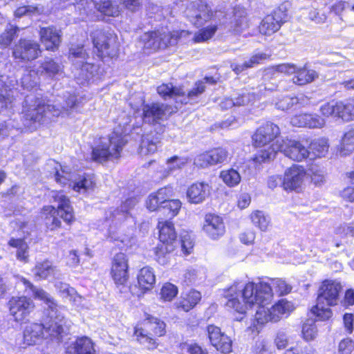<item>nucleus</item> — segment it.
I'll list each match as a JSON object with an SVG mask.
<instances>
[{"label": "nucleus", "mask_w": 354, "mask_h": 354, "mask_svg": "<svg viewBox=\"0 0 354 354\" xmlns=\"http://www.w3.org/2000/svg\"><path fill=\"white\" fill-rule=\"evenodd\" d=\"M21 281L26 288H29L35 298L44 301L46 305L44 308V315L46 317L45 324L32 323L26 326L24 331V343L27 345L37 344L44 337V330L52 338L61 339L63 335L67 334L71 326V322L64 315L65 308L59 306L49 294L34 286L25 278H21Z\"/></svg>", "instance_id": "nucleus-1"}, {"label": "nucleus", "mask_w": 354, "mask_h": 354, "mask_svg": "<svg viewBox=\"0 0 354 354\" xmlns=\"http://www.w3.org/2000/svg\"><path fill=\"white\" fill-rule=\"evenodd\" d=\"M223 296L227 299L225 303L226 308L239 314V317L236 318L238 321L243 319L248 307L268 305L272 299V288L266 282H248L244 284L241 281H234L223 290Z\"/></svg>", "instance_id": "nucleus-2"}, {"label": "nucleus", "mask_w": 354, "mask_h": 354, "mask_svg": "<svg viewBox=\"0 0 354 354\" xmlns=\"http://www.w3.org/2000/svg\"><path fill=\"white\" fill-rule=\"evenodd\" d=\"M80 103V99L75 95H70L66 99L65 105L63 106L46 104L41 100H37L32 108L30 106L25 110L24 124L30 128H36L37 124H40L46 119L64 114L68 115L79 107Z\"/></svg>", "instance_id": "nucleus-3"}, {"label": "nucleus", "mask_w": 354, "mask_h": 354, "mask_svg": "<svg viewBox=\"0 0 354 354\" xmlns=\"http://www.w3.org/2000/svg\"><path fill=\"white\" fill-rule=\"evenodd\" d=\"M278 151L282 152L290 159L301 162L309 157L308 149L300 141L288 138H279L264 149L260 150L253 158L254 162L262 163L275 158Z\"/></svg>", "instance_id": "nucleus-4"}, {"label": "nucleus", "mask_w": 354, "mask_h": 354, "mask_svg": "<svg viewBox=\"0 0 354 354\" xmlns=\"http://www.w3.org/2000/svg\"><path fill=\"white\" fill-rule=\"evenodd\" d=\"M342 286L339 281L325 280L319 288L317 304L310 311L319 320L328 319L332 316V311L328 308L337 304L339 292Z\"/></svg>", "instance_id": "nucleus-5"}, {"label": "nucleus", "mask_w": 354, "mask_h": 354, "mask_svg": "<svg viewBox=\"0 0 354 354\" xmlns=\"http://www.w3.org/2000/svg\"><path fill=\"white\" fill-rule=\"evenodd\" d=\"M50 196L53 201L57 203V209L52 205L43 207L41 216L46 219V224L51 230L59 227L61 221L56 216H59L66 223H71L74 219V216L69 199L62 192L52 191Z\"/></svg>", "instance_id": "nucleus-6"}, {"label": "nucleus", "mask_w": 354, "mask_h": 354, "mask_svg": "<svg viewBox=\"0 0 354 354\" xmlns=\"http://www.w3.org/2000/svg\"><path fill=\"white\" fill-rule=\"evenodd\" d=\"M127 142L126 136L114 131L93 148L92 159L100 163L118 159Z\"/></svg>", "instance_id": "nucleus-7"}, {"label": "nucleus", "mask_w": 354, "mask_h": 354, "mask_svg": "<svg viewBox=\"0 0 354 354\" xmlns=\"http://www.w3.org/2000/svg\"><path fill=\"white\" fill-rule=\"evenodd\" d=\"M142 324L143 328L135 327L133 334L141 344L147 347L148 349H154L158 344L153 336H163L166 333V324L158 318L150 315H147Z\"/></svg>", "instance_id": "nucleus-8"}, {"label": "nucleus", "mask_w": 354, "mask_h": 354, "mask_svg": "<svg viewBox=\"0 0 354 354\" xmlns=\"http://www.w3.org/2000/svg\"><path fill=\"white\" fill-rule=\"evenodd\" d=\"M59 169L55 168V178L57 183L63 185H68L73 190L80 193H84L93 187L94 183L91 176L84 174L77 178L68 167H62L59 165Z\"/></svg>", "instance_id": "nucleus-9"}, {"label": "nucleus", "mask_w": 354, "mask_h": 354, "mask_svg": "<svg viewBox=\"0 0 354 354\" xmlns=\"http://www.w3.org/2000/svg\"><path fill=\"white\" fill-rule=\"evenodd\" d=\"M205 89L203 81L196 82L195 86L185 95L181 87L174 86L172 84H162L157 88L158 94L164 98L176 99L177 102L187 104L201 95Z\"/></svg>", "instance_id": "nucleus-10"}, {"label": "nucleus", "mask_w": 354, "mask_h": 354, "mask_svg": "<svg viewBox=\"0 0 354 354\" xmlns=\"http://www.w3.org/2000/svg\"><path fill=\"white\" fill-rule=\"evenodd\" d=\"M91 36L94 46L102 55L113 57L117 55L118 44L113 34L96 30L92 32Z\"/></svg>", "instance_id": "nucleus-11"}, {"label": "nucleus", "mask_w": 354, "mask_h": 354, "mask_svg": "<svg viewBox=\"0 0 354 354\" xmlns=\"http://www.w3.org/2000/svg\"><path fill=\"white\" fill-rule=\"evenodd\" d=\"M41 53L39 44L30 39H20L12 49L13 57L24 62L36 59Z\"/></svg>", "instance_id": "nucleus-12"}, {"label": "nucleus", "mask_w": 354, "mask_h": 354, "mask_svg": "<svg viewBox=\"0 0 354 354\" xmlns=\"http://www.w3.org/2000/svg\"><path fill=\"white\" fill-rule=\"evenodd\" d=\"M185 15L196 26H202L215 16L210 6L203 1L191 3L185 10Z\"/></svg>", "instance_id": "nucleus-13"}, {"label": "nucleus", "mask_w": 354, "mask_h": 354, "mask_svg": "<svg viewBox=\"0 0 354 354\" xmlns=\"http://www.w3.org/2000/svg\"><path fill=\"white\" fill-rule=\"evenodd\" d=\"M307 178V171L301 165H293L286 169L282 187L285 190L298 191Z\"/></svg>", "instance_id": "nucleus-14"}, {"label": "nucleus", "mask_w": 354, "mask_h": 354, "mask_svg": "<svg viewBox=\"0 0 354 354\" xmlns=\"http://www.w3.org/2000/svg\"><path fill=\"white\" fill-rule=\"evenodd\" d=\"M287 18L286 8L281 5L274 10L272 14L267 15L259 26V32L264 35H271L277 32Z\"/></svg>", "instance_id": "nucleus-15"}, {"label": "nucleus", "mask_w": 354, "mask_h": 354, "mask_svg": "<svg viewBox=\"0 0 354 354\" xmlns=\"http://www.w3.org/2000/svg\"><path fill=\"white\" fill-rule=\"evenodd\" d=\"M111 273L115 284L119 288L120 292H124L128 288L127 284L129 279L128 264L126 256L123 253H118L115 255Z\"/></svg>", "instance_id": "nucleus-16"}, {"label": "nucleus", "mask_w": 354, "mask_h": 354, "mask_svg": "<svg viewBox=\"0 0 354 354\" xmlns=\"http://www.w3.org/2000/svg\"><path fill=\"white\" fill-rule=\"evenodd\" d=\"M8 305L10 315L16 322L24 321L35 308L33 301L26 297H12Z\"/></svg>", "instance_id": "nucleus-17"}, {"label": "nucleus", "mask_w": 354, "mask_h": 354, "mask_svg": "<svg viewBox=\"0 0 354 354\" xmlns=\"http://www.w3.org/2000/svg\"><path fill=\"white\" fill-rule=\"evenodd\" d=\"M173 112L172 108L161 103H152L143 106V120L149 124L158 123L167 119Z\"/></svg>", "instance_id": "nucleus-18"}, {"label": "nucleus", "mask_w": 354, "mask_h": 354, "mask_svg": "<svg viewBox=\"0 0 354 354\" xmlns=\"http://www.w3.org/2000/svg\"><path fill=\"white\" fill-rule=\"evenodd\" d=\"M279 134V127L272 122H267L258 128L252 136V140L256 146H265L273 141L274 138L277 140Z\"/></svg>", "instance_id": "nucleus-19"}, {"label": "nucleus", "mask_w": 354, "mask_h": 354, "mask_svg": "<svg viewBox=\"0 0 354 354\" xmlns=\"http://www.w3.org/2000/svg\"><path fill=\"white\" fill-rule=\"evenodd\" d=\"M203 230L212 239H219L225 232L223 218L214 214L205 215Z\"/></svg>", "instance_id": "nucleus-20"}, {"label": "nucleus", "mask_w": 354, "mask_h": 354, "mask_svg": "<svg viewBox=\"0 0 354 354\" xmlns=\"http://www.w3.org/2000/svg\"><path fill=\"white\" fill-rule=\"evenodd\" d=\"M173 196L171 187H165L159 189L156 192L151 194L146 201V206L150 211H162L164 201Z\"/></svg>", "instance_id": "nucleus-21"}, {"label": "nucleus", "mask_w": 354, "mask_h": 354, "mask_svg": "<svg viewBox=\"0 0 354 354\" xmlns=\"http://www.w3.org/2000/svg\"><path fill=\"white\" fill-rule=\"evenodd\" d=\"M210 194V186L205 183L192 184L187 191V197L189 203L198 204L203 203Z\"/></svg>", "instance_id": "nucleus-22"}, {"label": "nucleus", "mask_w": 354, "mask_h": 354, "mask_svg": "<svg viewBox=\"0 0 354 354\" xmlns=\"http://www.w3.org/2000/svg\"><path fill=\"white\" fill-rule=\"evenodd\" d=\"M66 354H96L94 344L87 337L77 338L66 350Z\"/></svg>", "instance_id": "nucleus-23"}, {"label": "nucleus", "mask_w": 354, "mask_h": 354, "mask_svg": "<svg viewBox=\"0 0 354 354\" xmlns=\"http://www.w3.org/2000/svg\"><path fill=\"white\" fill-rule=\"evenodd\" d=\"M35 277L37 279H46L53 277L59 278L61 275L59 270L49 261L37 262L32 270Z\"/></svg>", "instance_id": "nucleus-24"}, {"label": "nucleus", "mask_w": 354, "mask_h": 354, "mask_svg": "<svg viewBox=\"0 0 354 354\" xmlns=\"http://www.w3.org/2000/svg\"><path fill=\"white\" fill-rule=\"evenodd\" d=\"M293 83L299 86L309 84L319 77L317 72L308 68L306 64L303 66L296 65V70L295 72L293 73Z\"/></svg>", "instance_id": "nucleus-25"}, {"label": "nucleus", "mask_w": 354, "mask_h": 354, "mask_svg": "<svg viewBox=\"0 0 354 354\" xmlns=\"http://www.w3.org/2000/svg\"><path fill=\"white\" fill-rule=\"evenodd\" d=\"M41 42L47 50H54L57 48L61 41L60 31L55 27L43 28L40 30Z\"/></svg>", "instance_id": "nucleus-26"}, {"label": "nucleus", "mask_w": 354, "mask_h": 354, "mask_svg": "<svg viewBox=\"0 0 354 354\" xmlns=\"http://www.w3.org/2000/svg\"><path fill=\"white\" fill-rule=\"evenodd\" d=\"M308 149V158L310 159L325 157L328 152V140L326 138L313 139L310 141Z\"/></svg>", "instance_id": "nucleus-27"}, {"label": "nucleus", "mask_w": 354, "mask_h": 354, "mask_svg": "<svg viewBox=\"0 0 354 354\" xmlns=\"http://www.w3.org/2000/svg\"><path fill=\"white\" fill-rule=\"evenodd\" d=\"M201 299V292L195 290H191L183 294L181 299L176 303V306L178 309L188 312L192 309Z\"/></svg>", "instance_id": "nucleus-28"}, {"label": "nucleus", "mask_w": 354, "mask_h": 354, "mask_svg": "<svg viewBox=\"0 0 354 354\" xmlns=\"http://www.w3.org/2000/svg\"><path fill=\"white\" fill-rule=\"evenodd\" d=\"M159 239L162 243H171L174 245L176 242L177 234L174 224L170 221L159 222Z\"/></svg>", "instance_id": "nucleus-29"}, {"label": "nucleus", "mask_w": 354, "mask_h": 354, "mask_svg": "<svg viewBox=\"0 0 354 354\" xmlns=\"http://www.w3.org/2000/svg\"><path fill=\"white\" fill-rule=\"evenodd\" d=\"M137 279L140 288L144 291L151 290L156 282L154 272L150 267L140 269Z\"/></svg>", "instance_id": "nucleus-30"}, {"label": "nucleus", "mask_w": 354, "mask_h": 354, "mask_svg": "<svg viewBox=\"0 0 354 354\" xmlns=\"http://www.w3.org/2000/svg\"><path fill=\"white\" fill-rule=\"evenodd\" d=\"M75 68L77 71L75 75L76 78L80 84H84V82L89 81L94 77L98 70V66L85 60L78 68Z\"/></svg>", "instance_id": "nucleus-31"}, {"label": "nucleus", "mask_w": 354, "mask_h": 354, "mask_svg": "<svg viewBox=\"0 0 354 354\" xmlns=\"http://www.w3.org/2000/svg\"><path fill=\"white\" fill-rule=\"evenodd\" d=\"M9 246L16 248L17 259L24 263L29 259V247L27 243L22 239L11 238L8 241Z\"/></svg>", "instance_id": "nucleus-32"}, {"label": "nucleus", "mask_w": 354, "mask_h": 354, "mask_svg": "<svg viewBox=\"0 0 354 354\" xmlns=\"http://www.w3.org/2000/svg\"><path fill=\"white\" fill-rule=\"evenodd\" d=\"M354 151V127L346 131L341 140L338 153L341 156H347Z\"/></svg>", "instance_id": "nucleus-33"}, {"label": "nucleus", "mask_w": 354, "mask_h": 354, "mask_svg": "<svg viewBox=\"0 0 354 354\" xmlns=\"http://www.w3.org/2000/svg\"><path fill=\"white\" fill-rule=\"evenodd\" d=\"M159 30L145 32L140 37V44L143 48L156 50L160 49Z\"/></svg>", "instance_id": "nucleus-34"}, {"label": "nucleus", "mask_w": 354, "mask_h": 354, "mask_svg": "<svg viewBox=\"0 0 354 354\" xmlns=\"http://www.w3.org/2000/svg\"><path fill=\"white\" fill-rule=\"evenodd\" d=\"M295 309L293 304L286 299H281L271 307L272 319L274 322H278L283 315H289Z\"/></svg>", "instance_id": "nucleus-35"}, {"label": "nucleus", "mask_w": 354, "mask_h": 354, "mask_svg": "<svg viewBox=\"0 0 354 354\" xmlns=\"http://www.w3.org/2000/svg\"><path fill=\"white\" fill-rule=\"evenodd\" d=\"M62 66L51 58H46L41 64L39 71L48 77H54L62 73Z\"/></svg>", "instance_id": "nucleus-36"}, {"label": "nucleus", "mask_w": 354, "mask_h": 354, "mask_svg": "<svg viewBox=\"0 0 354 354\" xmlns=\"http://www.w3.org/2000/svg\"><path fill=\"white\" fill-rule=\"evenodd\" d=\"M160 140L159 135L147 134L143 136L140 144V153L147 155L156 151Z\"/></svg>", "instance_id": "nucleus-37"}, {"label": "nucleus", "mask_w": 354, "mask_h": 354, "mask_svg": "<svg viewBox=\"0 0 354 354\" xmlns=\"http://www.w3.org/2000/svg\"><path fill=\"white\" fill-rule=\"evenodd\" d=\"M94 4L98 11L107 16H118L120 12L119 4L113 0H100Z\"/></svg>", "instance_id": "nucleus-38"}, {"label": "nucleus", "mask_w": 354, "mask_h": 354, "mask_svg": "<svg viewBox=\"0 0 354 354\" xmlns=\"http://www.w3.org/2000/svg\"><path fill=\"white\" fill-rule=\"evenodd\" d=\"M68 58L75 68H78L82 62L88 60V55L83 46L73 45L69 50Z\"/></svg>", "instance_id": "nucleus-39"}, {"label": "nucleus", "mask_w": 354, "mask_h": 354, "mask_svg": "<svg viewBox=\"0 0 354 354\" xmlns=\"http://www.w3.org/2000/svg\"><path fill=\"white\" fill-rule=\"evenodd\" d=\"M307 177H310L311 183L319 187L326 180V173L324 169L317 165H312L308 169Z\"/></svg>", "instance_id": "nucleus-40"}, {"label": "nucleus", "mask_w": 354, "mask_h": 354, "mask_svg": "<svg viewBox=\"0 0 354 354\" xmlns=\"http://www.w3.org/2000/svg\"><path fill=\"white\" fill-rule=\"evenodd\" d=\"M184 30L178 32V31L166 32L165 30H159L160 37V49L165 48L169 46L175 45L177 44L178 39L185 34Z\"/></svg>", "instance_id": "nucleus-41"}, {"label": "nucleus", "mask_w": 354, "mask_h": 354, "mask_svg": "<svg viewBox=\"0 0 354 354\" xmlns=\"http://www.w3.org/2000/svg\"><path fill=\"white\" fill-rule=\"evenodd\" d=\"M138 201L137 198H129L127 199L120 207L111 212L113 218L116 220L120 221L127 217L130 210L134 208L137 205Z\"/></svg>", "instance_id": "nucleus-42"}, {"label": "nucleus", "mask_w": 354, "mask_h": 354, "mask_svg": "<svg viewBox=\"0 0 354 354\" xmlns=\"http://www.w3.org/2000/svg\"><path fill=\"white\" fill-rule=\"evenodd\" d=\"M234 31L241 32L247 28L246 12L245 9L236 7L234 8V20L232 22Z\"/></svg>", "instance_id": "nucleus-43"}, {"label": "nucleus", "mask_w": 354, "mask_h": 354, "mask_svg": "<svg viewBox=\"0 0 354 354\" xmlns=\"http://www.w3.org/2000/svg\"><path fill=\"white\" fill-rule=\"evenodd\" d=\"M219 177L223 182L228 187H233L238 185L241 182V175L234 169H225L221 171Z\"/></svg>", "instance_id": "nucleus-44"}, {"label": "nucleus", "mask_w": 354, "mask_h": 354, "mask_svg": "<svg viewBox=\"0 0 354 354\" xmlns=\"http://www.w3.org/2000/svg\"><path fill=\"white\" fill-rule=\"evenodd\" d=\"M14 91L4 87L3 82L0 80V109L12 108L15 101Z\"/></svg>", "instance_id": "nucleus-45"}, {"label": "nucleus", "mask_w": 354, "mask_h": 354, "mask_svg": "<svg viewBox=\"0 0 354 354\" xmlns=\"http://www.w3.org/2000/svg\"><path fill=\"white\" fill-rule=\"evenodd\" d=\"M175 245L171 243H162L156 248L155 254L157 261L160 264H165L168 261V255L174 251Z\"/></svg>", "instance_id": "nucleus-46"}, {"label": "nucleus", "mask_w": 354, "mask_h": 354, "mask_svg": "<svg viewBox=\"0 0 354 354\" xmlns=\"http://www.w3.org/2000/svg\"><path fill=\"white\" fill-rule=\"evenodd\" d=\"M272 288V293L273 290L279 296H282L290 293L292 290V286L282 279H274L271 281V284H269Z\"/></svg>", "instance_id": "nucleus-47"}, {"label": "nucleus", "mask_w": 354, "mask_h": 354, "mask_svg": "<svg viewBox=\"0 0 354 354\" xmlns=\"http://www.w3.org/2000/svg\"><path fill=\"white\" fill-rule=\"evenodd\" d=\"M181 207V202L178 200H171L170 198H166L164 201L162 211L163 214H165L167 216L172 218L178 214V211Z\"/></svg>", "instance_id": "nucleus-48"}, {"label": "nucleus", "mask_w": 354, "mask_h": 354, "mask_svg": "<svg viewBox=\"0 0 354 354\" xmlns=\"http://www.w3.org/2000/svg\"><path fill=\"white\" fill-rule=\"evenodd\" d=\"M250 218L254 225L266 231L270 223V218L263 212L256 210L251 214Z\"/></svg>", "instance_id": "nucleus-49"}, {"label": "nucleus", "mask_w": 354, "mask_h": 354, "mask_svg": "<svg viewBox=\"0 0 354 354\" xmlns=\"http://www.w3.org/2000/svg\"><path fill=\"white\" fill-rule=\"evenodd\" d=\"M342 106H339V102L330 101L322 104L319 108V111L323 116L338 118L339 109H342Z\"/></svg>", "instance_id": "nucleus-50"}, {"label": "nucleus", "mask_w": 354, "mask_h": 354, "mask_svg": "<svg viewBox=\"0 0 354 354\" xmlns=\"http://www.w3.org/2000/svg\"><path fill=\"white\" fill-rule=\"evenodd\" d=\"M44 11L43 6H24L18 8L15 11V16L16 17H21L24 15L37 16L42 14Z\"/></svg>", "instance_id": "nucleus-51"}, {"label": "nucleus", "mask_w": 354, "mask_h": 354, "mask_svg": "<svg viewBox=\"0 0 354 354\" xmlns=\"http://www.w3.org/2000/svg\"><path fill=\"white\" fill-rule=\"evenodd\" d=\"M303 337L306 341L314 339L317 335V328L313 319H307L302 326Z\"/></svg>", "instance_id": "nucleus-52"}, {"label": "nucleus", "mask_w": 354, "mask_h": 354, "mask_svg": "<svg viewBox=\"0 0 354 354\" xmlns=\"http://www.w3.org/2000/svg\"><path fill=\"white\" fill-rule=\"evenodd\" d=\"M19 30L18 27L9 25L5 31L0 35V45L4 48L8 47L17 35Z\"/></svg>", "instance_id": "nucleus-53"}, {"label": "nucleus", "mask_w": 354, "mask_h": 354, "mask_svg": "<svg viewBox=\"0 0 354 354\" xmlns=\"http://www.w3.org/2000/svg\"><path fill=\"white\" fill-rule=\"evenodd\" d=\"M217 30L216 25H212L202 28L195 33L194 41L195 42H203L211 39Z\"/></svg>", "instance_id": "nucleus-54"}, {"label": "nucleus", "mask_w": 354, "mask_h": 354, "mask_svg": "<svg viewBox=\"0 0 354 354\" xmlns=\"http://www.w3.org/2000/svg\"><path fill=\"white\" fill-rule=\"evenodd\" d=\"M208 152L212 165L225 162L229 156L228 151L223 148H216Z\"/></svg>", "instance_id": "nucleus-55"}, {"label": "nucleus", "mask_w": 354, "mask_h": 354, "mask_svg": "<svg viewBox=\"0 0 354 354\" xmlns=\"http://www.w3.org/2000/svg\"><path fill=\"white\" fill-rule=\"evenodd\" d=\"M266 305L258 306L259 308L255 314V320L259 324H263L268 322H273L272 319V312L271 308H266Z\"/></svg>", "instance_id": "nucleus-56"}, {"label": "nucleus", "mask_w": 354, "mask_h": 354, "mask_svg": "<svg viewBox=\"0 0 354 354\" xmlns=\"http://www.w3.org/2000/svg\"><path fill=\"white\" fill-rule=\"evenodd\" d=\"M260 95H261L260 93H245L243 91L239 93L236 97H235L236 106H240L248 105L249 104L256 101Z\"/></svg>", "instance_id": "nucleus-57"}, {"label": "nucleus", "mask_w": 354, "mask_h": 354, "mask_svg": "<svg viewBox=\"0 0 354 354\" xmlns=\"http://www.w3.org/2000/svg\"><path fill=\"white\" fill-rule=\"evenodd\" d=\"M299 104V98L296 97L281 96L275 102L277 109L286 111L292 107L293 106Z\"/></svg>", "instance_id": "nucleus-58"}, {"label": "nucleus", "mask_w": 354, "mask_h": 354, "mask_svg": "<svg viewBox=\"0 0 354 354\" xmlns=\"http://www.w3.org/2000/svg\"><path fill=\"white\" fill-rule=\"evenodd\" d=\"M213 346L222 353H230L232 350V342L225 334L221 337L218 342L214 343Z\"/></svg>", "instance_id": "nucleus-59"}, {"label": "nucleus", "mask_w": 354, "mask_h": 354, "mask_svg": "<svg viewBox=\"0 0 354 354\" xmlns=\"http://www.w3.org/2000/svg\"><path fill=\"white\" fill-rule=\"evenodd\" d=\"M178 293V288L176 286L167 283H165L160 290L161 299L164 301L172 300Z\"/></svg>", "instance_id": "nucleus-60"}, {"label": "nucleus", "mask_w": 354, "mask_h": 354, "mask_svg": "<svg viewBox=\"0 0 354 354\" xmlns=\"http://www.w3.org/2000/svg\"><path fill=\"white\" fill-rule=\"evenodd\" d=\"M56 290L61 294V296L68 299L73 298L76 295V291L74 288L69 286L68 284L62 281L56 282L55 284Z\"/></svg>", "instance_id": "nucleus-61"}, {"label": "nucleus", "mask_w": 354, "mask_h": 354, "mask_svg": "<svg viewBox=\"0 0 354 354\" xmlns=\"http://www.w3.org/2000/svg\"><path fill=\"white\" fill-rule=\"evenodd\" d=\"M326 124V120L320 115L307 113V127L310 129H322Z\"/></svg>", "instance_id": "nucleus-62"}, {"label": "nucleus", "mask_w": 354, "mask_h": 354, "mask_svg": "<svg viewBox=\"0 0 354 354\" xmlns=\"http://www.w3.org/2000/svg\"><path fill=\"white\" fill-rule=\"evenodd\" d=\"M207 332L212 346L214 343L218 342V340L225 335L218 327L214 325H209L207 327Z\"/></svg>", "instance_id": "nucleus-63"}, {"label": "nucleus", "mask_w": 354, "mask_h": 354, "mask_svg": "<svg viewBox=\"0 0 354 354\" xmlns=\"http://www.w3.org/2000/svg\"><path fill=\"white\" fill-rule=\"evenodd\" d=\"M354 349V342L348 339H342L339 344V354H351Z\"/></svg>", "instance_id": "nucleus-64"}]
</instances>
